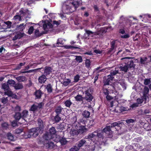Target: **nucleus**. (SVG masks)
Listing matches in <instances>:
<instances>
[{
  "instance_id": "nucleus-1",
  "label": "nucleus",
  "mask_w": 151,
  "mask_h": 151,
  "mask_svg": "<svg viewBox=\"0 0 151 151\" xmlns=\"http://www.w3.org/2000/svg\"><path fill=\"white\" fill-rule=\"evenodd\" d=\"M80 3L76 0H68L64 2L63 5V9L65 13L69 14L75 11L79 6Z\"/></svg>"
},
{
  "instance_id": "nucleus-2",
  "label": "nucleus",
  "mask_w": 151,
  "mask_h": 151,
  "mask_svg": "<svg viewBox=\"0 0 151 151\" xmlns=\"http://www.w3.org/2000/svg\"><path fill=\"white\" fill-rule=\"evenodd\" d=\"M52 139L48 133L44 134L42 137L39 138V144H42L47 149H52L55 146L54 143L50 141Z\"/></svg>"
},
{
  "instance_id": "nucleus-3",
  "label": "nucleus",
  "mask_w": 151,
  "mask_h": 151,
  "mask_svg": "<svg viewBox=\"0 0 151 151\" xmlns=\"http://www.w3.org/2000/svg\"><path fill=\"white\" fill-rule=\"evenodd\" d=\"M130 57H125L122 58L121 60L126 59L124 63L122 64L119 68L120 70L125 73L127 72L129 68H134L135 65L133 60H131Z\"/></svg>"
},
{
  "instance_id": "nucleus-4",
  "label": "nucleus",
  "mask_w": 151,
  "mask_h": 151,
  "mask_svg": "<svg viewBox=\"0 0 151 151\" xmlns=\"http://www.w3.org/2000/svg\"><path fill=\"white\" fill-rule=\"evenodd\" d=\"M121 125L122 123L119 121H118L117 122H114L111 123L110 125L109 126H106V127L102 130V131L104 132V133L105 134L106 136H111L112 134V130L113 129V128L115 127L116 126L120 127H121Z\"/></svg>"
},
{
  "instance_id": "nucleus-5",
  "label": "nucleus",
  "mask_w": 151,
  "mask_h": 151,
  "mask_svg": "<svg viewBox=\"0 0 151 151\" xmlns=\"http://www.w3.org/2000/svg\"><path fill=\"white\" fill-rule=\"evenodd\" d=\"M28 111L26 110L22 111V113L20 112H16L14 115V117L17 121H19L21 119L25 121V118H26L28 115Z\"/></svg>"
},
{
  "instance_id": "nucleus-6",
  "label": "nucleus",
  "mask_w": 151,
  "mask_h": 151,
  "mask_svg": "<svg viewBox=\"0 0 151 151\" xmlns=\"http://www.w3.org/2000/svg\"><path fill=\"white\" fill-rule=\"evenodd\" d=\"M92 91L90 88L86 90L85 91V97H83V99L86 100L88 102L91 101L93 99V97L92 95Z\"/></svg>"
},
{
  "instance_id": "nucleus-7",
  "label": "nucleus",
  "mask_w": 151,
  "mask_h": 151,
  "mask_svg": "<svg viewBox=\"0 0 151 151\" xmlns=\"http://www.w3.org/2000/svg\"><path fill=\"white\" fill-rule=\"evenodd\" d=\"M42 68L43 70L42 71H43V72H42V73L43 74H45L47 77L49 76L52 73L53 70V68L49 66H46L45 67H41Z\"/></svg>"
},
{
  "instance_id": "nucleus-8",
  "label": "nucleus",
  "mask_w": 151,
  "mask_h": 151,
  "mask_svg": "<svg viewBox=\"0 0 151 151\" xmlns=\"http://www.w3.org/2000/svg\"><path fill=\"white\" fill-rule=\"evenodd\" d=\"M114 77H111L109 75L105 76L103 81L104 85H107L109 84V82L110 81L113 80Z\"/></svg>"
},
{
  "instance_id": "nucleus-9",
  "label": "nucleus",
  "mask_w": 151,
  "mask_h": 151,
  "mask_svg": "<svg viewBox=\"0 0 151 151\" xmlns=\"http://www.w3.org/2000/svg\"><path fill=\"white\" fill-rule=\"evenodd\" d=\"M29 134L34 137H37L39 134L38 131L36 128L31 129L29 131Z\"/></svg>"
},
{
  "instance_id": "nucleus-10",
  "label": "nucleus",
  "mask_w": 151,
  "mask_h": 151,
  "mask_svg": "<svg viewBox=\"0 0 151 151\" xmlns=\"http://www.w3.org/2000/svg\"><path fill=\"white\" fill-rule=\"evenodd\" d=\"M4 94L9 97H12L13 98H15L17 97V95L13 93L10 88L4 91Z\"/></svg>"
},
{
  "instance_id": "nucleus-11",
  "label": "nucleus",
  "mask_w": 151,
  "mask_h": 151,
  "mask_svg": "<svg viewBox=\"0 0 151 151\" xmlns=\"http://www.w3.org/2000/svg\"><path fill=\"white\" fill-rule=\"evenodd\" d=\"M43 94V93L41 90L39 89L36 90L34 94V95L35 96V99H40L42 97V95Z\"/></svg>"
},
{
  "instance_id": "nucleus-12",
  "label": "nucleus",
  "mask_w": 151,
  "mask_h": 151,
  "mask_svg": "<svg viewBox=\"0 0 151 151\" xmlns=\"http://www.w3.org/2000/svg\"><path fill=\"white\" fill-rule=\"evenodd\" d=\"M47 77L45 74H42L38 78L39 82L41 83H44L47 80Z\"/></svg>"
},
{
  "instance_id": "nucleus-13",
  "label": "nucleus",
  "mask_w": 151,
  "mask_h": 151,
  "mask_svg": "<svg viewBox=\"0 0 151 151\" xmlns=\"http://www.w3.org/2000/svg\"><path fill=\"white\" fill-rule=\"evenodd\" d=\"M49 131V132H46L45 134L48 133L49 135L51 136L52 138L53 135L55 134L56 132L55 129L54 127H52L50 128Z\"/></svg>"
},
{
  "instance_id": "nucleus-14",
  "label": "nucleus",
  "mask_w": 151,
  "mask_h": 151,
  "mask_svg": "<svg viewBox=\"0 0 151 151\" xmlns=\"http://www.w3.org/2000/svg\"><path fill=\"white\" fill-rule=\"evenodd\" d=\"M54 46L64 47V43L62 39H58L57 40L56 43L54 44Z\"/></svg>"
},
{
  "instance_id": "nucleus-15",
  "label": "nucleus",
  "mask_w": 151,
  "mask_h": 151,
  "mask_svg": "<svg viewBox=\"0 0 151 151\" xmlns=\"http://www.w3.org/2000/svg\"><path fill=\"white\" fill-rule=\"evenodd\" d=\"M24 33L21 32H17L14 37L13 38V40L15 41L17 39H20L22 37Z\"/></svg>"
},
{
  "instance_id": "nucleus-16",
  "label": "nucleus",
  "mask_w": 151,
  "mask_h": 151,
  "mask_svg": "<svg viewBox=\"0 0 151 151\" xmlns=\"http://www.w3.org/2000/svg\"><path fill=\"white\" fill-rule=\"evenodd\" d=\"M86 141L85 139H81L78 142V143L77 145L80 148L83 146L84 144H86Z\"/></svg>"
},
{
  "instance_id": "nucleus-17",
  "label": "nucleus",
  "mask_w": 151,
  "mask_h": 151,
  "mask_svg": "<svg viewBox=\"0 0 151 151\" xmlns=\"http://www.w3.org/2000/svg\"><path fill=\"white\" fill-rule=\"evenodd\" d=\"M14 87L16 90H19L22 89L23 88L22 84L19 83H15Z\"/></svg>"
},
{
  "instance_id": "nucleus-18",
  "label": "nucleus",
  "mask_w": 151,
  "mask_h": 151,
  "mask_svg": "<svg viewBox=\"0 0 151 151\" xmlns=\"http://www.w3.org/2000/svg\"><path fill=\"white\" fill-rule=\"evenodd\" d=\"M90 112L87 110H85L82 113V115L83 117L85 118H88L90 115Z\"/></svg>"
},
{
  "instance_id": "nucleus-19",
  "label": "nucleus",
  "mask_w": 151,
  "mask_h": 151,
  "mask_svg": "<svg viewBox=\"0 0 151 151\" xmlns=\"http://www.w3.org/2000/svg\"><path fill=\"white\" fill-rule=\"evenodd\" d=\"M63 109V108L61 106H58L55 109V111L56 114L59 115L61 113Z\"/></svg>"
},
{
  "instance_id": "nucleus-20",
  "label": "nucleus",
  "mask_w": 151,
  "mask_h": 151,
  "mask_svg": "<svg viewBox=\"0 0 151 151\" xmlns=\"http://www.w3.org/2000/svg\"><path fill=\"white\" fill-rule=\"evenodd\" d=\"M25 26L26 25L24 23L21 24L19 26H17V29L19 31L22 32L24 29Z\"/></svg>"
},
{
  "instance_id": "nucleus-21",
  "label": "nucleus",
  "mask_w": 151,
  "mask_h": 151,
  "mask_svg": "<svg viewBox=\"0 0 151 151\" xmlns=\"http://www.w3.org/2000/svg\"><path fill=\"white\" fill-rule=\"evenodd\" d=\"M64 104L66 107L70 108L71 105L72 104V102L70 99H68L64 101Z\"/></svg>"
},
{
  "instance_id": "nucleus-22",
  "label": "nucleus",
  "mask_w": 151,
  "mask_h": 151,
  "mask_svg": "<svg viewBox=\"0 0 151 151\" xmlns=\"http://www.w3.org/2000/svg\"><path fill=\"white\" fill-rule=\"evenodd\" d=\"M76 100L78 102H81L83 101V97L81 95L78 94L75 97Z\"/></svg>"
},
{
  "instance_id": "nucleus-23",
  "label": "nucleus",
  "mask_w": 151,
  "mask_h": 151,
  "mask_svg": "<svg viewBox=\"0 0 151 151\" xmlns=\"http://www.w3.org/2000/svg\"><path fill=\"white\" fill-rule=\"evenodd\" d=\"M19 82H24L26 80V78L24 76H19L16 78Z\"/></svg>"
},
{
  "instance_id": "nucleus-24",
  "label": "nucleus",
  "mask_w": 151,
  "mask_h": 151,
  "mask_svg": "<svg viewBox=\"0 0 151 151\" xmlns=\"http://www.w3.org/2000/svg\"><path fill=\"white\" fill-rule=\"evenodd\" d=\"M119 73L118 70H111L110 71V74L109 75L111 77L114 78V76Z\"/></svg>"
},
{
  "instance_id": "nucleus-25",
  "label": "nucleus",
  "mask_w": 151,
  "mask_h": 151,
  "mask_svg": "<svg viewBox=\"0 0 151 151\" xmlns=\"http://www.w3.org/2000/svg\"><path fill=\"white\" fill-rule=\"evenodd\" d=\"M61 118L60 116L59 115L56 114L53 119V121L55 123H58L61 120Z\"/></svg>"
},
{
  "instance_id": "nucleus-26",
  "label": "nucleus",
  "mask_w": 151,
  "mask_h": 151,
  "mask_svg": "<svg viewBox=\"0 0 151 151\" xmlns=\"http://www.w3.org/2000/svg\"><path fill=\"white\" fill-rule=\"evenodd\" d=\"M38 125L40 128L42 129L44 127L43 122L42 119H38L37 120Z\"/></svg>"
},
{
  "instance_id": "nucleus-27",
  "label": "nucleus",
  "mask_w": 151,
  "mask_h": 151,
  "mask_svg": "<svg viewBox=\"0 0 151 151\" xmlns=\"http://www.w3.org/2000/svg\"><path fill=\"white\" fill-rule=\"evenodd\" d=\"M46 89L48 93H51L53 91L52 86L50 83L48 84L46 87Z\"/></svg>"
},
{
  "instance_id": "nucleus-28",
  "label": "nucleus",
  "mask_w": 151,
  "mask_h": 151,
  "mask_svg": "<svg viewBox=\"0 0 151 151\" xmlns=\"http://www.w3.org/2000/svg\"><path fill=\"white\" fill-rule=\"evenodd\" d=\"M85 126H83L81 128L78 130V134H82L85 132L86 130V129L85 128Z\"/></svg>"
},
{
  "instance_id": "nucleus-29",
  "label": "nucleus",
  "mask_w": 151,
  "mask_h": 151,
  "mask_svg": "<svg viewBox=\"0 0 151 151\" xmlns=\"http://www.w3.org/2000/svg\"><path fill=\"white\" fill-rule=\"evenodd\" d=\"M68 141L66 140V138L64 137H62L61 138V139L60 142L62 145H66Z\"/></svg>"
},
{
  "instance_id": "nucleus-30",
  "label": "nucleus",
  "mask_w": 151,
  "mask_h": 151,
  "mask_svg": "<svg viewBox=\"0 0 151 151\" xmlns=\"http://www.w3.org/2000/svg\"><path fill=\"white\" fill-rule=\"evenodd\" d=\"M9 85L7 83H4L2 85V88L4 90V91L9 89Z\"/></svg>"
},
{
  "instance_id": "nucleus-31",
  "label": "nucleus",
  "mask_w": 151,
  "mask_h": 151,
  "mask_svg": "<svg viewBox=\"0 0 151 151\" xmlns=\"http://www.w3.org/2000/svg\"><path fill=\"white\" fill-rule=\"evenodd\" d=\"M70 133L73 136H77L78 134V130L75 129L71 130L70 132Z\"/></svg>"
},
{
  "instance_id": "nucleus-32",
  "label": "nucleus",
  "mask_w": 151,
  "mask_h": 151,
  "mask_svg": "<svg viewBox=\"0 0 151 151\" xmlns=\"http://www.w3.org/2000/svg\"><path fill=\"white\" fill-rule=\"evenodd\" d=\"M85 32L86 33L88 37H93V35H92L93 32L90 30L85 29Z\"/></svg>"
},
{
  "instance_id": "nucleus-33",
  "label": "nucleus",
  "mask_w": 151,
  "mask_h": 151,
  "mask_svg": "<svg viewBox=\"0 0 151 151\" xmlns=\"http://www.w3.org/2000/svg\"><path fill=\"white\" fill-rule=\"evenodd\" d=\"M7 137L8 139H9V140L11 141H14V136L11 133L9 132L7 133Z\"/></svg>"
},
{
  "instance_id": "nucleus-34",
  "label": "nucleus",
  "mask_w": 151,
  "mask_h": 151,
  "mask_svg": "<svg viewBox=\"0 0 151 151\" xmlns=\"http://www.w3.org/2000/svg\"><path fill=\"white\" fill-rule=\"evenodd\" d=\"M80 149L79 147L76 144V146H74L71 148L70 150V151H78Z\"/></svg>"
},
{
  "instance_id": "nucleus-35",
  "label": "nucleus",
  "mask_w": 151,
  "mask_h": 151,
  "mask_svg": "<svg viewBox=\"0 0 151 151\" xmlns=\"http://www.w3.org/2000/svg\"><path fill=\"white\" fill-rule=\"evenodd\" d=\"M71 80L69 79H65L63 83V84L65 86H68Z\"/></svg>"
},
{
  "instance_id": "nucleus-36",
  "label": "nucleus",
  "mask_w": 151,
  "mask_h": 151,
  "mask_svg": "<svg viewBox=\"0 0 151 151\" xmlns=\"http://www.w3.org/2000/svg\"><path fill=\"white\" fill-rule=\"evenodd\" d=\"M17 14H18L14 16L13 17V19L16 21H21L22 19L21 16L18 15L19 13H17Z\"/></svg>"
},
{
  "instance_id": "nucleus-37",
  "label": "nucleus",
  "mask_w": 151,
  "mask_h": 151,
  "mask_svg": "<svg viewBox=\"0 0 151 151\" xmlns=\"http://www.w3.org/2000/svg\"><path fill=\"white\" fill-rule=\"evenodd\" d=\"M8 101L7 97H3L1 99V102L4 105Z\"/></svg>"
},
{
  "instance_id": "nucleus-38",
  "label": "nucleus",
  "mask_w": 151,
  "mask_h": 151,
  "mask_svg": "<svg viewBox=\"0 0 151 151\" xmlns=\"http://www.w3.org/2000/svg\"><path fill=\"white\" fill-rule=\"evenodd\" d=\"M104 133L102 131V130L100 132H98L97 137L99 138H102L103 139L104 137Z\"/></svg>"
},
{
  "instance_id": "nucleus-39",
  "label": "nucleus",
  "mask_w": 151,
  "mask_h": 151,
  "mask_svg": "<svg viewBox=\"0 0 151 151\" xmlns=\"http://www.w3.org/2000/svg\"><path fill=\"white\" fill-rule=\"evenodd\" d=\"M76 60L79 63H81L83 61V59L81 56H76Z\"/></svg>"
},
{
  "instance_id": "nucleus-40",
  "label": "nucleus",
  "mask_w": 151,
  "mask_h": 151,
  "mask_svg": "<svg viewBox=\"0 0 151 151\" xmlns=\"http://www.w3.org/2000/svg\"><path fill=\"white\" fill-rule=\"evenodd\" d=\"M116 43L115 40H113L111 42V50H113L115 48V45Z\"/></svg>"
},
{
  "instance_id": "nucleus-41",
  "label": "nucleus",
  "mask_w": 151,
  "mask_h": 151,
  "mask_svg": "<svg viewBox=\"0 0 151 151\" xmlns=\"http://www.w3.org/2000/svg\"><path fill=\"white\" fill-rule=\"evenodd\" d=\"M7 83L9 84L11 86H14L15 84V81L12 80H9L7 82Z\"/></svg>"
},
{
  "instance_id": "nucleus-42",
  "label": "nucleus",
  "mask_w": 151,
  "mask_h": 151,
  "mask_svg": "<svg viewBox=\"0 0 151 151\" xmlns=\"http://www.w3.org/2000/svg\"><path fill=\"white\" fill-rule=\"evenodd\" d=\"M23 129L22 128H19L15 130V133L16 134H20V133L23 132Z\"/></svg>"
},
{
  "instance_id": "nucleus-43",
  "label": "nucleus",
  "mask_w": 151,
  "mask_h": 151,
  "mask_svg": "<svg viewBox=\"0 0 151 151\" xmlns=\"http://www.w3.org/2000/svg\"><path fill=\"white\" fill-rule=\"evenodd\" d=\"M38 109V106L35 105V104H33L32 106L30 108V110L33 111H35Z\"/></svg>"
},
{
  "instance_id": "nucleus-44",
  "label": "nucleus",
  "mask_w": 151,
  "mask_h": 151,
  "mask_svg": "<svg viewBox=\"0 0 151 151\" xmlns=\"http://www.w3.org/2000/svg\"><path fill=\"white\" fill-rule=\"evenodd\" d=\"M149 92V89L148 87L147 86H145L143 89V94H145L147 95L148 93Z\"/></svg>"
},
{
  "instance_id": "nucleus-45",
  "label": "nucleus",
  "mask_w": 151,
  "mask_h": 151,
  "mask_svg": "<svg viewBox=\"0 0 151 151\" xmlns=\"http://www.w3.org/2000/svg\"><path fill=\"white\" fill-rule=\"evenodd\" d=\"M147 60V58L146 57H144L143 58H141L140 59V63L141 64H145V63Z\"/></svg>"
},
{
  "instance_id": "nucleus-46",
  "label": "nucleus",
  "mask_w": 151,
  "mask_h": 151,
  "mask_svg": "<svg viewBox=\"0 0 151 151\" xmlns=\"http://www.w3.org/2000/svg\"><path fill=\"white\" fill-rule=\"evenodd\" d=\"M34 30V27L33 26H31L29 28L28 31V34L29 35H31L32 34Z\"/></svg>"
},
{
  "instance_id": "nucleus-47",
  "label": "nucleus",
  "mask_w": 151,
  "mask_h": 151,
  "mask_svg": "<svg viewBox=\"0 0 151 151\" xmlns=\"http://www.w3.org/2000/svg\"><path fill=\"white\" fill-rule=\"evenodd\" d=\"M8 124L6 122L3 123L1 124L2 127L5 129H6L8 128Z\"/></svg>"
},
{
  "instance_id": "nucleus-48",
  "label": "nucleus",
  "mask_w": 151,
  "mask_h": 151,
  "mask_svg": "<svg viewBox=\"0 0 151 151\" xmlns=\"http://www.w3.org/2000/svg\"><path fill=\"white\" fill-rule=\"evenodd\" d=\"M103 93L105 95L109 94V92L107 88H103Z\"/></svg>"
},
{
  "instance_id": "nucleus-49",
  "label": "nucleus",
  "mask_w": 151,
  "mask_h": 151,
  "mask_svg": "<svg viewBox=\"0 0 151 151\" xmlns=\"http://www.w3.org/2000/svg\"><path fill=\"white\" fill-rule=\"evenodd\" d=\"M62 137L59 135H57L55 139V142H60Z\"/></svg>"
},
{
  "instance_id": "nucleus-50",
  "label": "nucleus",
  "mask_w": 151,
  "mask_h": 151,
  "mask_svg": "<svg viewBox=\"0 0 151 151\" xmlns=\"http://www.w3.org/2000/svg\"><path fill=\"white\" fill-rule=\"evenodd\" d=\"M150 81L149 79H145L144 80V84L145 85H147L150 83Z\"/></svg>"
},
{
  "instance_id": "nucleus-51",
  "label": "nucleus",
  "mask_w": 151,
  "mask_h": 151,
  "mask_svg": "<svg viewBox=\"0 0 151 151\" xmlns=\"http://www.w3.org/2000/svg\"><path fill=\"white\" fill-rule=\"evenodd\" d=\"M93 8L95 12H100L98 6L96 5H94L93 6Z\"/></svg>"
},
{
  "instance_id": "nucleus-52",
  "label": "nucleus",
  "mask_w": 151,
  "mask_h": 151,
  "mask_svg": "<svg viewBox=\"0 0 151 151\" xmlns=\"http://www.w3.org/2000/svg\"><path fill=\"white\" fill-rule=\"evenodd\" d=\"M126 122L128 124H130L131 123H133L135 122L134 120L132 119H127L126 120Z\"/></svg>"
},
{
  "instance_id": "nucleus-53",
  "label": "nucleus",
  "mask_w": 151,
  "mask_h": 151,
  "mask_svg": "<svg viewBox=\"0 0 151 151\" xmlns=\"http://www.w3.org/2000/svg\"><path fill=\"white\" fill-rule=\"evenodd\" d=\"M65 47L66 49H71V48H74V49H78L79 48L76 46H72L71 45H66L65 46Z\"/></svg>"
},
{
  "instance_id": "nucleus-54",
  "label": "nucleus",
  "mask_w": 151,
  "mask_h": 151,
  "mask_svg": "<svg viewBox=\"0 0 151 151\" xmlns=\"http://www.w3.org/2000/svg\"><path fill=\"white\" fill-rule=\"evenodd\" d=\"M91 62L89 59H86L85 62L86 66L88 67L90 65Z\"/></svg>"
},
{
  "instance_id": "nucleus-55",
  "label": "nucleus",
  "mask_w": 151,
  "mask_h": 151,
  "mask_svg": "<svg viewBox=\"0 0 151 151\" xmlns=\"http://www.w3.org/2000/svg\"><path fill=\"white\" fill-rule=\"evenodd\" d=\"M5 23L7 25V28H10L11 27L12 24V23L11 22L7 21L5 22Z\"/></svg>"
},
{
  "instance_id": "nucleus-56",
  "label": "nucleus",
  "mask_w": 151,
  "mask_h": 151,
  "mask_svg": "<svg viewBox=\"0 0 151 151\" xmlns=\"http://www.w3.org/2000/svg\"><path fill=\"white\" fill-rule=\"evenodd\" d=\"M80 78V76L78 75H76L74 78V81L76 82H78Z\"/></svg>"
},
{
  "instance_id": "nucleus-57",
  "label": "nucleus",
  "mask_w": 151,
  "mask_h": 151,
  "mask_svg": "<svg viewBox=\"0 0 151 151\" xmlns=\"http://www.w3.org/2000/svg\"><path fill=\"white\" fill-rule=\"evenodd\" d=\"M130 36L129 34H126L124 35H122L121 36V37L122 38L127 39L129 38Z\"/></svg>"
},
{
  "instance_id": "nucleus-58",
  "label": "nucleus",
  "mask_w": 151,
  "mask_h": 151,
  "mask_svg": "<svg viewBox=\"0 0 151 151\" xmlns=\"http://www.w3.org/2000/svg\"><path fill=\"white\" fill-rule=\"evenodd\" d=\"M15 111H20L21 110V108L20 106L18 105H17L15 108Z\"/></svg>"
},
{
  "instance_id": "nucleus-59",
  "label": "nucleus",
  "mask_w": 151,
  "mask_h": 151,
  "mask_svg": "<svg viewBox=\"0 0 151 151\" xmlns=\"http://www.w3.org/2000/svg\"><path fill=\"white\" fill-rule=\"evenodd\" d=\"M42 68H39L37 69H33L32 70V72H36L37 71H38V72L42 73V72L40 70L42 69Z\"/></svg>"
},
{
  "instance_id": "nucleus-60",
  "label": "nucleus",
  "mask_w": 151,
  "mask_h": 151,
  "mask_svg": "<svg viewBox=\"0 0 151 151\" xmlns=\"http://www.w3.org/2000/svg\"><path fill=\"white\" fill-rule=\"evenodd\" d=\"M87 122V121L86 120H85L83 119H82L81 121V123H82V124H84L83 125V126H86V124Z\"/></svg>"
},
{
  "instance_id": "nucleus-61",
  "label": "nucleus",
  "mask_w": 151,
  "mask_h": 151,
  "mask_svg": "<svg viewBox=\"0 0 151 151\" xmlns=\"http://www.w3.org/2000/svg\"><path fill=\"white\" fill-rule=\"evenodd\" d=\"M143 101V99H142L138 98L137 99V102L139 104H141Z\"/></svg>"
},
{
  "instance_id": "nucleus-62",
  "label": "nucleus",
  "mask_w": 151,
  "mask_h": 151,
  "mask_svg": "<svg viewBox=\"0 0 151 151\" xmlns=\"http://www.w3.org/2000/svg\"><path fill=\"white\" fill-rule=\"evenodd\" d=\"M28 82V83L27 84V85L28 87H30L32 86V83L30 79L29 80Z\"/></svg>"
},
{
  "instance_id": "nucleus-63",
  "label": "nucleus",
  "mask_w": 151,
  "mask_h": 151,
  "mask_svg": "<svg viewBox=\"0 0 151 151\" xmlns=\"http://www.w3.org/2000/svg\"><path fill=\"white\" fill-rule=\"evenodd\" d=\"M94 137L92 133L89 134L87 136V138H86V139H90Z\"/></svg>"
},
{
  "instance_id": "nucleus-64",
  "label": "nucleus",
  "mask_w": 151,
  "mask_h": 151,
  "mask_svg": "<svg viewBox=\"0 0 151 151\" xmlns=\"http://www.w3.org/2000/svg\"><path fill=\"white\" fill-rule=\"evenodd\" d=\"M147 94H143V96L142 97V99H143V101H146V100L147 98Z\"/></svg>"
}]
</instances>
